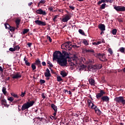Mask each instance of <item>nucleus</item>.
Listing matches in <instances>:
<instances>
[{
    "label": "nucleus",
    "mask_w": 125,
    "mask_h": 125,
    "mask_svg": "<svg viewBox=\"0 0 125 125\" xmlns=\"http://www.w3.org/2000/svg\"><path fill=\"white\" fill-rule=\"evenodd\" d=\"M69 8H70V9H72V10H74L75 9V7H74L72 5H69Z\"/></svg>",
    "instance_id": "0e129e2a"
},
{
    "label": "nucleus",
    "mask_w": 125,
    "mask_h": 125,
    "mask_svg": "<svg viewBox=\"0 0 125 125\" xmlns=\"http://www.w3.org/2000/svg\"><path fill=\"white\" fill-rule=\"evenodd\" d=\"M101 43V42H94L93 44H95L96 45H98V44H100Z\"/></svg>",
    "instance_id": "6e6d98bb"
},
{
    "label": "nucleus",
    "mask_w": 125,
    "mask_h": 125,
    "mask_svg": "<svg viewBox=\"0 0 125 125\" xmlns=\"http://www.w3.org/2000/svg\"><path fill=\"white\" fill-rule=\"evenodd\" d=\"M42 97L43 99H45V95H44V93L42 94Z\"/></svg>",
    "instance_id": "338daca9"
},
{
    "label": "nucleus",
    "mask_w": 125,
    "mask_h": 125,
    "mask_svg": "<svg viewBox=\"0 0 125 125\" xmlns=\"http://www.w3.org/2000/svg\"><path fill=\"white\" fill-rule=\"evenodd\" d=\"M31 68H32L33 71H35V70H36L37 67L36 66V65L35 64V63H32V64Z\"/></svg>",
    "instance_id": "7c9ffc66"
},
{
    "label": "nucleus",
    "mask_w": 125,
    "mask_h": 125,
    "mask_svg": "<svg viewBox=\"0 0 125 125\" xmlns=\"http://www.w3.org/2000/svg\"><path fill=\"white\" fill-rule=\"evenodd\" d=\"M56 59H57V63L60 66L62 67H67V59L60 57L58 56V58Z\"/></svg>",
    "instance_id": "7ed1b4c3"
},
{
    "label": "nucleus",
    "mask_w": 125,
    "mask_h": 125,
    "mask_svg": "<svg viewBox=\"0 0 125 125\" xmlns=\"http://www.w3.org/2000/svg\"><path fill=\"white\" fill-rule=\"evenodd\" d=\"M47 64H48L50 65V67H53V64H52L50 61H48Z\"/></svg>",
    "instance_id": "680f3d73"
},
{
    "label": "nucleus",
    "mask_w": 125,
    "mask_h": 125,
    "mask_svg": "<svg viewBox=\"0 0 125 125\" xmlns=\"http://www.w3.org/2000/svg\"><path fill=\"white\" fill-rule=\"evenodd\" d=\"M36 12L37 13V14H40L41 15H46V12L45 11H43L42 9H39L37 10Z\"/></svg>",
    "instance_id": "1a4fd4ad"
},
{
    "label": "nucleus",
    "mask_w": 125,
    "mask_h": 125,
    "mask_svg": "<svg viewBox=\"0 0 125 125\" xmlns=\"http://www.w3.org/2000/svg\"><path fill=\"white\" fill-rule=\"evenodd\" d=\"M22 75L20 74V72H17L16 75H14L12 76V79H19V78H21Z\"/></svg>",
    "instance_id": "ddd939ff"
},
{
    "label": "nucleus",
    "mask_w": 125,
    "mask_h": 125,
    "mask_svg": "<svg viewBox=\"0 0 125 125\" xmlns=\"http://www.w3.org/2000/svg\"><path fill=\"white\" fill-rule=\"evenodd\" d=\"M83 43H84V44H85V45H88L89 43L87 42V41H86V40L84 39L83 40Z\"/></svg>",
    "instance_id": "58836bf2"
},
{
    "label": "nucleus",
    "mask_w": 125,
    "mask_h": 125,
    "mask_svg": "<svg viewBox=\"0 0 125 125\" xmlns=\"http://www.w3.org/2000/svg\"><path fill=\"white\" fill-rule=\"evenodd\" d=\"M70 19H71V16H70V15H66L64 17V18H63L62 19V22H68V21L70 20Z\"/></svg>",
    "instance_id": "9d476101"
},
{
    "label": "nucleus",
    "mask_w": 125,
    "mask_h": 125,
    "mask_svg": "<svg viewBox=\"0 0 125 125\" xmlns=\"http://www.w3.org/2000/svg\"><path fill=\"white\" fill-rule=\"evenodd\" d=\"M87 104H88V107H90V105H91V104H92L93 103L91 102V100H87Z\"/></svg>",
    "instance_id": "473e14b6"
},
{
    "label": "nucleus",
    "mask_w": 125,
    "mask_h": 125,
    "mask_svg": "<svg viewBox=\"0 0 125 125\" xmlns=\"http://www.w3.org/2000/svg\"><path fill=\"white\" fill-rule=\"evenodd\" d=\"M98 28L101 30V31H105V24H99L98 25Z\"/></svg>",
    "instance_id": "2eb2a0df"
},
{
    "label": "nucleus",
    "mask_w": 125,
    "mask_h": 125,
    "mask_svg": "<svg viewBox=\"0 0 125 125\" xmlns=\"http://www.w3.org/2000/svg\"><path fill=\"white\" fill-rule=\"evenodd\" d=\"M88 68L90 70H97V64H89Z\"/></svg>",
    "instance_id": "f8f14e48"
},
{
    "label": "nucleus",
    "mask_w": 125,
    "mask_h": 125,
    "mask_svg": "<svg viewBox=\"0 0 125 125\" xmlns=\"http://www.w3.org/2000/svg\"><path fill=\"white\" fill-rule=\"evenodd\" d=\"M5 29H8L9 30V28H10L11 26L8 23H6L4 24Z\"/></svg>",
    "instance_id": "c9c22d12"
},
{
    "label": "nucleus",
    "mask_w": 125,
    "mask_h": 125,
    "mask_svg": "<svg viewBox=\"0 0 125 125\" xmlns=\"http://www.w3.org/2000/svg\"><path fill=\"white\" fill-rule=\"evenodd\" d=\"M2 91L4 95H5L6 93H7V92L6 91V88H5V87H2Z\"/></svg>",
    "instance_id": "cd10ccee"
},
{
    "label": "nucleus",
    "mask_w": 125,
    "mask_h": 125,
    "mask_svg": "<svg viewBox=\"0 0 125 125\" xmlns=\"http://www.w3.org/2000/svg\"><path fill=\"white\" fill-rule=\"evenodd\" d=\"M15 51H18L19 50V49H20V46H19V45L16 46L15 47Z\"/></svg>",
    "instance_id": "a18cd8bd"
},
{
    "label": "nucleus",
    "mask_w": 125,
    "mask_h": 125,
    "mask_svg": "<svg viewBox=\"0 0 125 125\" xmlns=\"http://www.w3.org/2000/svg\"><path fill=\"white\" fill-rule=\"evenodd\" d=\"M102 82V83H106V81H105V77L104 76H103L101 78Z\"/></svg>",
    "instance_id": "5fc2aeb1"
},
{
    "label": "nucleus",
    "mask_w": 125,
    "mask_h": 125,
    "mask_svg": "<svg viewBox=\"0 0 125 125\" xmlns=\"http://www.w3.org/2000/svg\"><path fill=\"white\" fill-rule=\"evenodd\" d=\"M35 104V101H30V102H27L26 103H24L21 107V110L22 111H25L27 109H29L30 107H32L33 105Z\"/></svg>",
    "instance_id": "20e7f679"
},
{
    "label": "nucleus",
    "mask_w": 125,
    "mask_h": 125,
    "mask_svg": "<svg viewBox=\"0 0 125 125\" xmlns=\"http://www.w3.org/2000/svg\"><path fill=\"white\" fill-rule=\"evenodd\" d=\"M25 94H26V91H24V92H21V97H23V96H25Z\"/></svg>",
    "instance_id": "864d4df0"
},
{
    "label": "nucleus",
    "mask_w": 125,
    "mask_h": 125,
    "mask_svg": "<svg viewBox=\"0 0 125 125\" xmlns=\"http://www.w3.org/2000/svg\"><path fill=\"white\" fill-rule=\"evenodd\" d=\"M63 46L65 47V48H69V45H67L66 43H64V44L62 45V47Z\"/></svg>",
    "instance_id": "a19ab883"
},
{
    "label": "nucleus",
    "mask_w": 125,
    "mask_h": 125,
    "mask_svg": "<svg viewBox=\"0 0 125 125\" xmlns=\"http://www.w3.org/2000/svg\"><path fill=\"white\" fill-rule=\"evenodd\" d=\"M8 100L9 101H10L11 102H12L14 100L13 97H10L9 98H8Z\"/></svg>",
    "instance_id": "3c124183"
},
{
    "label": "nucleus",
    "mask_w": 125,
    "mask_h": 125,
    "mask_svg": "<svg viewBox=\"0 0 125 125\" xmlns=\"http://www.w3.org/2000/svg\"><path fill=\"white\" fill-rule=\"evenodd\" d=\"M29 31H30L29 29H23V31L22 32L23 35H25V34H27V33H28Z\"/></svg>",
    "instance_id": "c85d7f7f"
},
{
    "label": "nucleus",
    "mask_w": 125,
    "mask_h": 125,
    "mask_svg": "<svg viewBox=\"0 0 125 125\" xmlns=\"http://www.w3.org/2000/svg\"><path fill=\"white\" fill-rule=\"evenodd\" d=\"M114 9H115L117 12L121 11H125V7L124 6H114Z\"/></svg>",
    "instance_id": "0eeeda50"
},
{
    "label": "nucleus",
    "mask_w": 125,
    "mask_h": 125,
    "mask_svg": "<svg viewBox=\"0 0 125 125\" xmlns=\"http://www.w3.org/2000/svg\"><path fill=\"white\" fill-rule=\"evenodd\" d=\"M9 51H11L12 52H13V51H15V48H13L11 47V48H9Z\"/></svg>",
    "instance_id": "052dcab7"
},
{
    "label": "nucleus",
    "mask_w": 125,
    "mask_h": 125,
    "mask_svg": "<svg viewBox=\"0 0 125 125\" xmlns=\"http://www.w3.org/2000/svg\"><path fill=\"white\" fill-rule=\"evenodd\" d=\"M58 56L66 59H69L70 56L68 52L65 51H62V53L60 51H55L53 54V60H56Z\"/></svg>",
    "instance_id": "f257e3e1"
},
{
    "label": "nucleus",
    "mask_w": 125,
    "mask_h": 125,
    "mask_svg": "<svg viewBox=\"0 0 125 125\" xmlns=\"http://www.w3.org/2000/svg\"><path fill=\"white\" fill-rule=\"evenodd\" d=\"M9 30L11 31V32H14V31H15V27L10 26Z\"/></svg>",
    "instance_id": "37998d69"
},
{
    "label": "nucleus",
    "mask_w": 125,
    "mask_h": 125,
    "mask_svg": "<svg viewBox=\"0 0 125 125\" xmlns=\"http://www.w3.org/2000/svg\"><path fill=\"white\" fill-rule=\"evenodd\" d=\"M114 100L116 103H122V104H125V100L124 99V97L123 96L116 97L115 98Z\"/></svg>",
    "instance_id": "423d86ee"
},
{
    "label": "nucleus",
    "mask_w": 125,
    "mask_h": 125,
    "mask_svg": "<svg viewBox=\"0 0 125 125\" xmlns=\"http://www.w3.org/2000/svg\"><path fill=\"white\" fill-rule=\"evenodd\" d=\"M44 76L46 78H48V77H51V74H50V70L47 68L46 69V72L44 73Z\"/></svg>",
    "instance_id": "9b49d317"
},
{
    "label": "nucleus",
    "mask_w": 125,
    "mask_h": 125,
    "mask_svg": "<svg viewBox=\"0 0 125 125\" xmlns=\"http://www.w3.org/2000/svg\"><path fill=\"white\" fill-rule=\"evenodd\" d=\"M35 119H36L37 120H39L40 122H42V120H44V118H40V117H37Z\"/></svg>",
    "instance_id": "603ef678"
},
{
    "label": "nucleus",
    "mask_w": 125,
    "mask_h": 125,
    "mask_svg": "<svg viewBox=\"0 0 125 125\" xmlns=\"http://www.w3.org/2000/svg\"><path fill=\"white\" fill-rule=\"evenodd\" d=\"M97 108V106L95 105L94 104H92V105L91 106V109L93 110H96Z\"/></svg>",
    "instance_id": "a878e982"
},
{
    "label": "nucleus",
    "mask_w": 125,
    "mask_h": 125,
    "mask_svg": "<svg viewBox=\"0 0 125 125\" xmlns=\"http://www.w3.org/2000/svg\"><path fill=\"white\" fill-rule=\"evenodd\" d=\"M60 74L62 76V78H65V77H67V73L64 71H62Z\"/></svg>",
    "instance_id": "412c9836"
},
{
    "label": "nucleus",
    "mask_w": 125,
    "mask_h": 125,
    "mask_svg": "<svg viewBox=\"0 0 125 125\" xmlns=\"http://www.w3.org/2000/svg\"><path fill=\"white\" fill-rule=\"evenodd\" d=\"M100 69H102V64L97 65V70H100Z\"/></svg>",
    "instance_id": "f704fd0d"
},
{
    "label": "nucleus",
    "mask_w": 125,
    "mask_h": 125,
    "mask_svg": "<svg viewBox=\"0 0 125 125\" xmlns=\"http://www.w3.org/2000/svg\"><path fill=\"white\" fill-rule=\"evenodd\" d=\"M70 66L72 67V68H73V67H75L76 66V64L74 62H71L70 63Z\"/></svg>",
    "instance_id": "4d7b16f0"
},
{
    "label": "nucleus",
    "mask_w": 125,
    "mask_h": 125,
    "mask_svg": "<svg viewBox=\"0 0 125 125\" xmlns=\"http://www.w3.org/2000/svg\"><path fill=\"white\" fill-rule=\"evenodd\" d=\"M47 40H48L50 42H52V39H51V38L48 35H47Z\"/></svg>",
    "instance_id": "49530a36"
},
{
    "label": "nucleus",
    "mask_w": 125,
    "mask_h": 125,
    "mask_svg": "<svg viewBox=\"0 0 125 125\" xmlns=\"http://www.w3.org/2000/svg\"><path fill=\"white\" fill-rule=\"evenodd\" d=\"M88 81L91 85H94L95 84V81L92 79V78L89 79Z\"/></svg>",
    "instance_id": "dca6fc26"
},
{
    "label": "nucleus",
    "mask_w": 125,
    "mask_h": 125,
    "mask_svg": "<svg viewBox=\"0 0 125 125\" xmlns=\"http://www.w3.org/2000/svg\"><path fill=\"white\" fill-rule=\"evenodd\" d=\"M114 0H106V2H109L110 3H113Z\"/></svg>",
    "instance_id": "e2e57ef3"
},
{
    "label": "nucleus",
    "mask_w": 125,
    "mask_h": 125,
    "mask_svg": "<svg viewBox=\"0 0 125 125\" xmlns=\"http://www.w3.org/2000/svg\"><path fill=\"white\" fill-rule=\"evenodd\" d=\"M79 33L81 34V35H82V36H86L85 35V33H84V31H83V30L82 29H79Z\"/></svg>",
    "instance_id": "393cba45"
},
{
    "label": "nucleus",
    "mask_w": 125,
    "mask_h": 125,
    "mask_svg": "<svg viewBox=\"0 0 125 125\" xmlns=\"http://www.w3.org/2000/svg\"><path fill=\"white\" fill-rule=\"evenodd\" d=\"M51 107L53 110H54V112H57V106H56L54 104H51Z\"/></svg>",
    "instance_id": "f3484780"
},
{
    "label": "nucleus",
    "mask_w": 125,
    "mask_h": 125,
    "mask_svg": "<svg viewBox=\"0 0 125 125\" xmlns=\"http://www.w3.org/2000/svg\"><path fill=\"white\" fill-rule=\"evenodd\" d=\"M1 77L2 78L3 80H5V81H9V80H10V77H8L6 78H4V77L3 76H1Z\"/></svg>",
    "instance_id": "8fccbe9b"
},
{
    "label": "nucleus",
    "mask_w": 125,
    "mask_h": 125,
    "mask_svg": "<svg viewBox=\"0 0 125 125\" xmlns=\"http://www.w3.org/2000/svg\"><path fill=\"white\" fill-rule=\"evenodd\" d=\"M72 47H74V48H79L80 46H77V45H72Z\"/></svg>",
    "instance_id": "bf43d9fd"
},
{
    "label": "nucleus",
    "mask_w": 125,
    "mask_h": 125,
    "mask_svg": "<svg viewBox=\"0 0 125 125\" xmlns=\"http://www.w3.org/2000/svg\"><path fill=\"white\" fill-rule=\"evenodd\" d=\"M48 9L50 11H52V12H53V7H50L48 8Z\"/></svg>",
    "instance_id": "69168bd1"
},
{
    "label": "nucleus",
    "mask_w": 125,
    "mask_h": 125,
    "mask_svg": "<svg viewBox=\"0 0 125 125\" xmlns=\"http://www.w3.org/2000/svg\"><path fill=\"white\" fill-rule=\"evenodd\" d=\"M23 61H24L26 66H28V67H30V66H31V63L29 62H28V60H26V57H25V58H24Z\"/></svg>",
    "instance_id": "aec40b11"
},
{
    "label": "nucleus",
    "mask_w": 125,
    "mask_h": 125,
    "mask_svg": "<svg viewBox=\"0 0 125 125\" xmlns=\"http://www.w3.org/2000/svg\"><path fill=\"white\" fill-rule=\"evenodd\" d=\"M105 94H106V92L103 91V90H101L100 91V92L98 93L96 95L97 99L99 100L100 99V98H101L103 101L105 102H108V101L110 100V98H109V97H108L107 96H103V95H105Z\"/></svg>",
    "instance_id": "f03ea898"
},
{
    "label": "nucleus",
    "mask_w": 125,
    "mask_h": 125,
    "mask_svg": "<svg viewBox=\"0 0 125 125\" xmlns=\"http://www.w3.org/2000/svg\"><path fill=\"white\" fill-rule=\"evenodd\" d=\"M1 105H4L5 107L8 108L9 107V105L7 104V103L6 102V100L5 99L2 100L1 101Z\"/></svg>",
    "instance_id": "4468645a"
},
{
    "label": "nucleus",
    "mask_w": 125,
    "mask_h": 125,
    "mask_svg": "<svg viewBox=\"0 0 125 125\" xmlns=\"http://www.w3.org/2000/svg\"><path fill=\"white\" fill-rule=\"evenodd\" d=\"M86 64H94V60L93 59H88L86 62Z\"/></svg>",
    "instance_id": "6ab92c4d"
},
{
    "label": "nucleus",
    "mask_w": 125,
    "mask_h": 125,
    "mask_svg": "<svg viewBox=\"0 0 125 125\" xmlns=\"http://www.w3.org/2000/svg\"><path fill=\"white\" fill-rule=\"evenodd\" d=\"M35 23L37 25H39V26H46V22H45V21H40L39 20L35 21Z\"/></svg>",
    "instance_id": "6e6552de"
},
{
    "label": "nucleus",
    "mask_w": 125,
    "mask_h": 125,
    "mask_svg": "<svg viewBox=\"0 0 125 125\" xmlns=\"http://www.w3.org/2000/svg\"><path fill=\"white\" fill-rule=\"evenodd\" d=\"M20 22H21V20L18 19L16 20L15 22L17 26V28H18V26L20 25Z\"/></svg>",
    "instance_id": "b1692460"
},
{
    "label": "nucleus",
    "mask_w": 125,
    "mask_h": 125,
    "mask_svg": "<svg viewBox=\"0 0 125 125\" xmlns=\"http://www.w3.org/2000/svg\"><path fill=\"white\" fill-rule=\"evenodd\" d=\"M84 52H85L86 53H94V50H87V49H84Z\"/></svg>",
    "instance_id": "5701e85b"
},
{
    "label": "nucleus",
    "mask_w": 125,
    "mask_h": 125,
    "mask_svg": "<svg viewBox=\"0 0 125 125\" xmlns=\"http://www.w3.org/2000/svg\"><path fill=\"white\" fill-rule=\"evenodd\" d=\"M40 83L41 84H42V83H45V81L44 80L41 79L40 80Z\"/></svg>",
    "instance_id": "de8ad7c7"
},
{
    "label": "nucleus",
    "mask_w": 125,
    "mask_h": 125,
    "mask_svg": "<svg viewBox=\"0 0 125 125\" xmlns=\"http://www.w3.org/2000/svg\"><path fill=\"white\" fill-rule=\"evenodd\" d=\"M117 29L114 28L112 29V32L113 35H116V34H117Z\"/></svg>",
    "instance_id": "e433bc0d"
},
{
    "label": "nucleus",
    "mask_w": 125,
    "mask_h": 125,
    "mask_svg": "<svg viewBox=\"0 0 125 125\" xmlns=\"http://www.w3.org/2000/svg\"><path fill=\"white\" fill-rule=\"evenodd\" d=\"M105 7H106V3H104L101 5L100 9H105Z\"/></svg>",
    "instance_id": "c756f323"
},
{
    "label": "nucleus",
    "mask_w": 125,
    "mask_h": 125,
    "mask_svg": "<svg viewBox=\"0 0 125 125\" xmlns=\"http://www.w3.org/2000/svg\"><path fill=\"white\" fill-rule=\"evenodd\" d=\"M97 56L99 60L102 62H107V61H108V60L106 59L105 54L98 53Z\"/></svg>",
    "instance_id": "39448f33"
},
{
    "label": "nucleus",
    "mask_w": 125,
    "mask_h": 125,
    "mask_svg": "<svg viewBox=\"0 0 125 125\" xmlns=\"http://www.w3.org/2000/svg\"><path fill=\"white\" fill-rule=\"evenodd\" d=\"M12 96H13L15 98H19V96H18V95L15 94L14 93H12L11 94Z\"/></svg>",
    "instance_id": "2f4dec72"
},
{
    "label": "nucleus",
    "mask_w": 125,
    "mask_h": 125,
    "mask_svg": "<svg viewBox=\"0 0 125 125\" xmlns=\"http://www.w3.org/2000/svg\"><path fill=\"white\" fill-rule=\"evenodd\" d=\"M106 2H107V0H101L98 2L97 4L98 5H100L101 3H105Z\"/></svg>",
    "instance_id": "4be33fe9"
},
{
    "label": "nucleus",
    "mask_w": 125,
    "mask_h": 125,
    "mask_svg": "<svg viewBox=\"0 0 125 125\" xmlns=\"http://www.w3.org/2000/svg\"><path fill=\"white\" fill-rule=\"evenodd\" d=\"M57 18H58V15H55V16L54 17L53 19V21L54 22H56V21H57L56 20V19H57Z\"/></svg>",
    "instance_id": "79ce46f5"
},
{
    "label": "nucleus",
    "mask_w": 125,
    "mask_h": 125,
    "mask_svg": "<svg viewBox=\"0 0 125 125\" xmlns=\"http://www.w3.org/2000/svg\"><path fill=\"white\" fill-rule=\"evenodd\" d=\"M41 3H42V4H44V3H45V0H41L38 4V7H40V5L41 4Z\"/></svg>",
    "instance_id": "bb28decb"
},
{
    "label": "nucleus",
    "mask_w": 125,
    "mask_h": 125,
    "mask_svg": "<svg viewBox=\"0 0 125 125\" xmlns=\"http://www.w3.org/2000/svg\"><path fill=\"white\" fill-rule=\"evenodd\" d=\"M95 112L96 114L98 115V116H100L101 114H102V112H101L100 109H99L98 108L95 110Z\"/></svg>",
    "instance_id": "a211bd4d"
},
{
    "label": "nucleus",
    "mask_w": 125,
    "mask_h": 125,
    "mask_svg": "<svg viewBox=\"0 0 125 125\" xmlns=\"http://www.w3.org/2000/svg\"><path fill=\"white\" fill-rule=\"evenodd\" d=\"M41 63V61H40V59H38L36 61L34 64L35 65H38L39 63Z\"/></svg>",
    "instance_id": "72a5a7b5"
},
{
    "label": "nucleus",
    "mask_w": 125,
    "mask_h": 125,
    "mask_svg": "<svg viewBox=\"0 0 125 125\" xmlns=\"http://www.w3.org/2000/svg\"><path fill=\"white\" fill-rule=\"evenodd\" d=\"M108 51L109 53H110V54H111V55H112L113 54V50H112L111 48H109L108 49Z\"/></svg>",
    "instance_id": "09e8293b"
},
{
    "label": "nucleus",
    "mask_w": 125,
    "mask_h": 125,
    "mask_svg": "<svg viewBox=\"0 0 125 125\" xmlns=\"http://www.w3.org/2000/svg\"><path fill=\"white\" fill-rule=\"evenodd\" d=\"M66 44H67V45H68V47H70V46H72V42H66Z\"/></svg>",
    "instance_id": "c03bdc74"
},
{
    "label": "nucleus",
    "mask_w": 125,
    "mask_h": 125,
    "mask_svg": "<svg viewBox=\"0 0 125 125\" xmlns=\"http://www.w3.org/2000/svg\"><path fill=\"white\" fill-rule=\"evenodd\" d=\"M57 79L58 82H62L63 81V79L60 76H58Z\"/></svg>",
    "instance_id": "4c0bfd02"
},
{
    "label": "nucleus",
    "mask_w": 125,
    "mask_h": 125,
    "mask_svg": "<svg viewBox=\"0 0 125 125\" xmlns=\"http://www.w3.org/2000/svg\"><path fill=\"white\" fill-rule=\"evenodd\" d=\"M80 115H81V114H79V113H74L73 114V116H74V117H76V118H78L79 116H80Z\"/></svg>",
    "instance_id": "13d9d810"
},
{
    "label": "nucleus",
    "mask_w": 125,
    "mask_h": 125,
    "mask_svg": "<svg viewBox=\"0 0 125 125\" xmlns=\"http://www.w3.org/2000/svg\"><path fill=\"white\" fill-rule=\"evenodd\" d=\"M119 50L122 53H124L125 52V48L123 47H120L119 48Z\"/></svg>",
    "instance_id": "ea45409f"
},
{
    "label": "nucleus",
    "mask_w": 125,
    "mask_h": 125,
    "mask_svg": "<svg viewBox=\"0 0 125 125\" xmlns=\"http://www.w3.org/2000/svg\"><path fill=\"white\" fill-rule=\"evenodd\" d=\"M27 45L28 46V47H31V46H32V43L31 42L27 43Z\"/></svg>",
    "instance_id": "774afa93"
}]
</instances>
